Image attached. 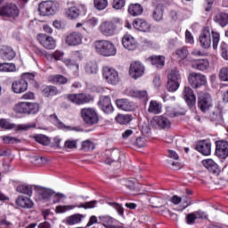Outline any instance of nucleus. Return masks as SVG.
Returning a JSON list of instances; mask_svg holds the SVG:
<instances>
[{
  "instance_id": "27",
  "label": "nucleus",
  "mask_w": 228,
  "mask_h": 228,
  "mask_svg": "<svg viewBox=\"0 0 228 228\" xmlns=\"http://www.w3.org/2000/svg\"><path fill=\"white\" fill-rule=\"evenodd\" d=\"M16 204L20 208H23L25 209H31V208L35 206V203L33 202V200L25 196H19L16 200Z\"/></svg>"
},
{
  "instance_id": "47",
  "label": "nucleus",
  "mask_w": 228,
  "mask_h": 228,
  "mask_svg": "<svg viewBox=\"0 0 228 228\" xmlns=\"http://www.w3.org/2000/svg\"><path fill=\"white\" fill-rule=\"evenodd\" d=\"M130 97H134L135 99H147V91L140 90H131L129 92Z\"/></svg>"
},
{
  "instance_id": "43",
  "label": "nucleus",
  "mask_w": 228,
  "mask_h": 228,
  "mask_svg": "<svg viewBox=\"0 0 228 228\" xmlns=\"http://www.w3.org/2000/svg\"><path fill=\"white\" fill-rule=\"evenodd\" d=\"M79 9L76 6H72L66 11V17L71 20H74L79 17Z\"/></svg>"
},
{
  "instance_id": "8",
  "label": "nucleus",
  "mask_w": 228,
  "mask_h": 228,
  "mask_svg": "<svg viewBox=\"0 0 228 228\" xmlns=\"http://www.w3.org/2000/svg\"><path fill=\"white\" fill-rule=\"evenodd\" d=\"M81 117L87 126H94L99 122V115H97V111L92 108L82 109Z\"/></svg>"
},
{
  "instance_id": "39",
  "label": "nucleus",
  "mask_w": 228,
  "mask_h": 228,
  "mask_svg": "<svg viewBox=\"0 0 228 228\" xmlns=\"http://www.w3.org/2000/svg\"><path fill=\"white\" fill-rule=\"evenodd\" d=\"M85 70L87 74H97L99 66L94 61H87L85 65Z\"/></svg>"
},
{
  "instance_id": "53",
  "label": "nucleus",
  "mask_w": 228,
  "mask_h": 228,
  "mask_svg": "<svg viewBox=\"0 0 228 228\" xmlns=\"http://www.w3.org/2000/svg\"><path fill=\"white\" fill-rule=\"evenodd\" d=\"M82 149L86 151H94L95 149V143L90 140H86L82 142Z\"/></svg>"
},
{
  "instance_id": "1",
  "label": "nucleus",
  "mask_w": 228,
  "mask_h": 228,
  "mask_svg": "<svg viewBox=\"0 0 228 228\" xmlns=\"http://www.w3.org/2000/svg\"><path fill=\"white\" fill-rule=\"evenodd\" d=\"M211 37L213 42V49H218V44H220V33L216 30L209 31V28H205L200 37V44L203 49H209L211 47Z\"/></svg>"
},
{
  "instance_id": "26",
  "label": "nucleus",
  "mask_w": 228,
  "mask_h": 228,
  "mask_svg": "<svg viewBox=\"0 0 228 228\" xmlns=\"http://www.w3.org/2000/svg\"><path fill=\"white\" fill-rule=\"evenodd\" d=\"M12 90L14 94H24L28 90V83L26 80H16L12 83Z\"/></svg>"
},
{
  "instance_id": "58",
  "label": "nucleus",
  "mask_w": 228,
  "mask_h": 228,
  "mask_svg": "<svg viewBox=\"0 0 228 228\" xmlns=\"http://www.w3.org/2000/svg\"><path fill=\"white\" fill-rule=\"evenodd\" d=\"M53 83H59V85H65L67 83V78L62 75H55L52 77Z\"/></svg>"
},
{
  "instance_id": "40",
  "label": "nucleus",
  "mask_w": 228,
  "mask_h": 228,
  "mask_svg": "<svg viewBox=\"0 0 228 228\" xmlns=\"http://www.w3.org/2000/svg\"><path fill=\"white\" fill-rule=\"evenodd\" d=\"M18 193H22L23 195H28L31 197L33 195V186L28 184H21L16 188Z\"/></svg>"
},
{
  "instance_id": "15",
  "label": "nucleus",
  "mask_w": 228,
  "mask_h": 228,
  "mask_svg": "<svg viewBox=\"0 0 228 228\" xmlns=\"http://www.w3.org/2000/svg\"><path fill=\"white\" fill-rule=\"evenodd\" d=\"M67 99L74 104H86L90 101H94V98L90 94H68Z\"/></svg>"
},
{
  "instance_id": "48",
  "label": "nucleus",
  "mask_w": 228,
  "mask_h": 228,
  "mask_svg": "<svg viewBox=\"0 0 228 228\" xmlns=\"http://www.w3.org/2000/svg\"><path fill=\"white\" fill-rule=\"evenodd\" d=\"M167 81H176L179 82L181 79V75L179 74V70L177 69H173L170 70L169 74L167 75Z\"/></svg>"
},
{
  "instance_id": "34",
  "label": "nucleus",
  "mask_w": 228,
  "mask_h": 228,
  "mask_svg": "<svg viewBox=\"0 0 228 228\" xmlns=\"http://www.w3.org/2000/svg\"><path fill=\"white\" fill-rule=\"evenodd\" d=\"M99 220L105 228H122V226L113 225L115 219L110 216H100Z\"/></svg>"
},
{
  "instance_id": "5",
  "label": "nucleus",
  "mask_w": 228,
  "mask_h": 228,
  "mask_svg": "<svg viewBox=\"0 0 228 228\" xmlns=\"http://www.w3.org/2000/svg\"><path fill=\"white\" fill-rule=\"evenodd\" d=\"M97 204V200H91L84 203H78L77 205H59L55 208V213H67V211H72V209H76V208L82 209H94V208H96Z\"/></svg>"
},
{
  "instance_id": "37",
  "label": "nucleus",
  "mask_w": 228,
  "mask_h": 228,
  "mask_svg": "<svg viewBox=\"0 0 228 228\" xmlns=\"http://www.w3.org/2000/svg\"><path fill=\"white\" fill-rule=\"evenodd\" d=\"M128 13L133 17H138L143 13V7L139 4H132L128 6Z\"/></svg>"
},
{
  "instance_id": "16",
  "label": "nucleus",
  "mask_w": 228,
  "mask_h": 228,
  "mask_svg": "<svg viewBox=\"0 0 228 228\" xmlns=\"http://www.w3.org/2000/svg\"><path fill=\"white\" fill-rule=\"evenodd\" d=\"M216 155L221 159H227L228 158V142L216 141Z\"/></svg>"
},
{
  "instance_id": "14",
  "label": "nucleus",
  "mask_w": 228,
  "mask_h": 228,
  "mask_svg": "<svg viewBox=\"0 0 228 228\" xmlns=\"http://www.w3.org/2000/svg\"><path fill=\"white\" fill-rule=\"evenodd\" d=\"M65 42L70 47L81 45L83 44V34L76 31L71 32L66 37Z\"/></svg>"
},
{
  "instance_id": "46",
  "label": "nucleus",
  "mask_w": 228,
  "mask_h": 228,
  "mask_svg": "<svg viewBox=\"0 0 228 228\" xmlns=\"http://www.w3.org/2000/svg\"><path fill=\"white\" fill-rule=\"evenodd\" d=\"M62 62L64 65L68 67V69H70L71 70H75V72L79 71V64L76 62V61H72L70 59H63Z\"/></svg>"
},
{
  "instance_id": "11",
  "label": "nucleus",
  "mask_w": 228,
  "mask_h": 228,
  "mask_svg": "<svg viewBox=\"0 0 228 228\" xmlns=\"http://www.w3.org/2000/svg\"><path fill=\"white\" fill-rule=\"evenodd\" d=\"M189 83L192 88H200L208 83V79L203 74L192 72L189 75Z\"/></svg>"
},
{
  "instance_id": "9",
  "label": "nucleus",
  "mask_w": 228,
  "mask_h": 228,
  "mask_svg": "<svg viewBox=\"0 0 228 228\" xmlns=\"http://www.w3.org/2000/svg\"><path fill=\"white\" fill-rule=\"evenodd\" d=\"M38 11L44 17L54 15L58 12V4L53 1H45L39 4Z\"/></svg>"
},
{
  "instance_id": "52",
  "label": "nucleus",
  "mask_w": 228,
  "mask_h": 228,
  "mask_svg": "<svg viewBox=\"0 0 228 228\" xmlns=\"http://www.w3.org/2000/svg\"><path fill=\"white\" fill-rule=\"evenodd\" d=\"M181 86L180 82L167 80V90L168 92H177Z\"/></svg>"
},
{
  "instance_id": "28",
  "label": "nucleus",
  "mask_w": 228,
  "mask_h": 228,
  "mask_svg": "<svg viewBox=\"0 0 228 228\" xmlns=\"http://www.w3.org/2000/svg\"><path fill=\"white\" fill-rule=\"evenodd\" d=\"M99 24V18L92 15H88L82 23H77L76 28H81L82 26H87L88 28H95Z\"/></svg>"
},
{
  "instance_id": "33",
  "label": "nucleus",
  "mask_w": 228,
  "mask_h": 228,
  "mask_svg": "<svg viewBox=\"0 0 228 228\" xmlns=\"http://www.w3.org/2000/svg\"><path fill=\"white\" fill-rule=\"evenodd\" d=\"M163 111V105L157 101L151 100L149 104L148 112L159 115Z\"/></svg>"
},
{
  "instance_id": "35",
  "label": "nucleus",
  "mask_w": 228,
  "mask_h": 228,
  "mask_svg": "<svg viewBox=\"0 0 228 228\" xmlns=\"http://www.w3.org/2000/svg\"><path fill=\"white\" fill-rule=\"evenodd\" d=\"M202 164L207 170H209V172H212L213 174H216V172L220 171L218 164H216V161L211 159L203 160Z\"/></svg>"
},
{
  "instance_id": "6",
  "label": "nucleus",
  "mask_w": 228,
  "mask_h": 228,
  "mask_svg": "<svg viewBox=\"0 0 228 228\" xmlns=\"http://www.w3.org/2000/svg\"><path fill=\"white\" fill-rule=\"evenodd\" d=\"M102 76L105 81L109 85H118L120 83V77H118V71L112 67L105 66L102 68Z\"/></svg>"
},
{
  "instance_id": "23",
  "label": "nucleus",
  "mask_w": 228,
  "mask_h": 228,
  "mask_svg": "<svg viewBox=\"0 0 228 228\" xmlns=\"http://www.w3.org/2000/svg\"><path fill=\"white\" fill-rule=\"evenodd\" d=\"M196 151L203 154V156H209L211 154V142L206 140L198 142Z\"/></svg>"
},
{
  "instance_id": "13",
  "label": "nucleus",
  "mask_w": 228,
  "mask_h": 228,
  "mask_svg": "<svg viewBox=\"0 0 228 228\" xmlns=\"http://www.w3.org/2000/svg\"><path fill=\"white\" fill-rule=\"evenodd\" d=\"M151 6H154L155 8L152 12L153 20H155V22H161L165 13V9L163 8V4H161V0H151Z\"/></svg>"
},
{
  "instance_id": "63",
  "label": "nucleus",
  "mask_w": 228,
  "mask_h": 228,
  "mask_svg": "<svg viewBox=\"0 0 228 228\" xmlns=\"http://www.w3.org/2000/svg\"><path fill=\"white\" fill-rule=\"evenodd\" d=\"M64 146L66 149H76L77 147V142L76 140L69 139L65 142Z\"/></svg>"
},
{
  "instance_id": "7",
  "label": "nucleus",
  "mask_w": 228,
  "mask_h": 228,
  "mask_svg": "<svg viewBox=\"0 0 228 228\" xmlns=\"http://www.w3.org/2000/svg\"><path fill=\"white\" fill-rule=\"evenodd\" d=\"M0 127L2 129H14V131H28L31 128L37 127V124L35 123H28V124H21V125H15L13 123H10L7 119H0Z\"/></svg>"
},
{
  "instance_id": "55",
  "label": "nucleus",
  "mask_w": 228,
  "mask_h": 228,
  "mask_svg": "<svg viewBox=\"0 0 228 228\" xmlns=\"http://www.w3.org/2000/svg\"><path fill=\"white\" fill-rule=\"evenodd\" d=\"M109 206H111V208L116 209L117 213H118L120 216H124V208L122 207V205L117 202H109Z\"/></svg>"
},
{
  "instance_id": "56",
  "label": "nucleus",
  "mask_w": 228,
  "mask_h": 228,
  "mask_svg": "<svg viewBox=\"0 0 228 228\" xmlns=\"http://www.w3.org/2000/svg\"><path fill=\"white\" fill-rule=\"evenodd\" d=\"M4 143H20V140L16 137H12L10 135H4L1 137Z\"/></svg>"
},
{
  "instance_id": "32",
  "label": "nucleus",
  "mask_w": 228,
  "mask_h": 228,
  "mask_svg": "<svg viewBox=\"0 0 228 228\" xmlns=\"http://www.w3.org/2000/svg\"><path fill=\"white\" fill-rule=\"evenodd\" d=\"M37 195L39 197V200H51V197L54 195V191L51 189L39 188L37 190Z\"/></svg>"
},
{
  "instance_id": "21",
  "label": "nucleus",
  "mask_w": 228,
  "mask_h": 228,
  "mask_svg": "<svg viewBox=\"0 0 228 228\" xmlns=\"http://www.w3.org/2000/svg\"><path fill=\"white\" fill-rule=\"evenodd\" d=\"M152 124L160 127V129H170L172 127V121L165 116H157L153 118Z\"/></svg>"
},
{
  "instance_id": "31",
  "label": "nucleus",
  "mask_w": 228,
  "mask_h": 228,
  "mask_svg": "<svg viewBox=\"0 0 228 228\" xmlns=\"http://www.w3.org/2000/svg\"><path fill=\"white\" fill-rule=\"evenodd\" d=\"M0 54L3 60H7L8 61H12V60H13V58L16 56L13 49L9 46H4L0 52Z\"/></svg>"
},
{
  "instance_id": "10",
  "label": "nucleus",
  "mask_w": 228,
  "mask_h": 228,
  "mask_svg": "<svg viewBox=\"0 0 228 228\" xmlns=\"http://www.w3.org/2000/svg\"><path fill=\"white\" fill-rule=\"evenodd\" d=\"M20 11L15 4H7L0 9L1 17H9V19H17Z\"/></svg>"
},
{
  "instance_id": "29",
  "label": "nucleus",
  "mask_w": 228,
  "mask_h": 228,
  "mask_svg": "<svg viewBox=\"0 0 228 228\" xmlns=\"http://www.w3.org/2000/svg\"><path fill=\"white\" fill-rule=\"evenodd\" d=\"M191 65L192 68L196 70H200L201 72H204L208 70V69H209V61H208L207 59L197 60L193 61Z\"/></svg>"
},
{
  "instance_id": "51",
  "label": "nucleus",
  "mask_w": 228,
  "mask_h": 228,
  "mask_svg": "<svg viewBox=\"0 0 228 228\" xmlns=\"http://www.w3.org/2000/svg\"><path fill=\"white\" fill-rule=\"evenodd\" d=\"M55 118V126L59 128V129H62L63 131H74V128L70 126H66L65 124H63V122L60 121V119H58V117L54 116Z\"/></svg>"
},
{
  "instance_id": "45",
  "label": "nucleus",
  "mask_w": 228,
  "mask_h": 228,
  "mask_svg": "<svg viewBox=\"0 0 228 228\" xmlns=\"http://www.w3.org/2000/svg\"><path fill=\"white\" fill-rule=\"evenodd\" d=\"M43 95L45 97L58 95V89L53 86H46L43 88Z\"/></svg>"
},
{
  "instance_id": "20",
  "label": "nucleus",
  "mask_w": 228,
  "mask_h": 228,
  "mask_svg": "<svg viewBox=\"0 0 228 228\" xmlns=\"http://www.w3.org/2000/svg\"><path fill=\"white\" fill-rule=\"evenodd\" d=\"M183 98L190 108H191V106H195V102H197V98L193 94V90L190 86L184 87L183 91Z\"/></svg>"
},
{
  "instance_id": "38",
  "label": "nucleus",
  "mask_w": 228,
  "mask_h": 228,
  "mask_svg": "<svg viewBox=\"0 0 228 228\" xmlns=\"http://www.w3.org/2000/svg\"><path fill=\"white\" fill-rule=\"evenodd\" d=\"M214 20L216 24H219L221 28H225L228 24V14L225 12H219L214 17Z\"/></svg>"
},
{
  "instance_id": "25",
  "label": "nucleus",
  "mask_w": 228,
  "mask_h": 228,
  "mask_svg": "<svg viewBox=\"0 0 228 228\" xmlns=\"http://www.w3.org/2000/svg\"><path fill=\"white\" fill-rule=\"evenodd\" d=\"M133 26L137 31H142L143 33H149V31H151V24L142 19L134 20Z\"/></svg>"
},
{
  "instance_id": "4",
  "label": "nucleus",
  "mask_w": 228,
  "mask_h": 228,
  "mask_svg": "<svg viewBox=\"0 0 228 228\" xmlns=\"http://www.w3.org/2000/svg\"><path fill=\"white\" fill-rule=\"evenodd\" d=\"M14 111L21 115H37L40 111V105L37 102H21L14 106Z\"/></svg>"
},
{
  "instance_id": "41",
  "label": "nucleus",
  "mask_w": 228,
  "mask_h": 228,
  "mask_svg": "<svg viewBox=\"0 0 228 228\" xmlns=\"http://www.w3.org/2000/svg\"><path fill=\"white\" fill-rule=\"evenodd\" d=\"M209 118L211 122L216 123V126H218V124H222V122H224V119L222 118V112H220V110H218L212 111V113H210L209 115Z\"/></svg>"
},
{
  "instance_id": "36",
  "label": "nucleus",
  "mask_w": 228,
  "mask_h": 228,
  "mask_svg": "<svg viewBox=\"0 0 228 228\" xmlns=\"http://www.w3.org/2000/svg\"><path fill=\"white\" fill-rule=\"evenodd\" d=\"M147 61H150V63L157 68L165 66V57L161 55H152L147 59Z\"/></svg>"
},
{
  "instance_id": "64",
  "label": "nucleus",
  "mask_w": 228,
  "mask_h": 228,
  "mask_svg": "<svg viewBox=\"0 0 228 228\" xmlns=\"http://www.w3.org/2000/svg\"><path fill=\"white\" fill-rule=\"evenodd\" d=\"M4 72H15L17 70V67L13 63H4Z\"/></svg>"
},
{
  "instance_id": "44",
  "label": "nucleus",
  "mask_w": 228,
  "mask_h": 228,
  "mask_svg": "<svg viewBox=\"0 0 228 228\" xmlns=\"http://www.w3.org/2000/svg\"><path fill=\"white\" fill-rule=\"evenodd\" d=\"M131 120H133V118L129 114H119L116 117V122H118V124H120L121 126H126L129 124Z\"/></svg>"
},
{
  "instance_id": "17",
  "label": "nucleus",
  "mask_w": 228,
  "mask_h": 228,
  "mask_svg": "<svg viewBox=\"0 0 228 228\" xmlns=\"http://www.w3.org/2000/svg\"><path fill=\"white\" fill-rule=\"evenodd\" d=\"M37 40L45 49H55L56 41L52 37H48L45 34L37 35Z\"/></svg>"
},
{
  "instance_id": "59",
  "label": "nucleus",
  "mask_w": 228,
  "mask_h": 228,
  "mask_svg": "<svg viewBox=\"0 0 228 228\" xmlns=\"http://www.w3.org/2000/svg\"><path fill=\"white\" fill-rule=\"evenodd\" d=\"M63 56H65V53L60 50H56L52 55L51 58H53L55 61H63Z\"/></svg>"
},
{
  "instance_id": "54",
  "label": "nucleus",
  "mask_w": 228,
  "mask_h": 228,
  "mask_svg": "<svg viewBox=\"0 0 228 228\" xmlns=\"http://www.w3.org/2000/svg\"><path fill=\"white\" fill-rule=\"evenodd\" d=\"M53 197V204H60L61 200H65V199H67V196L61 192H54Z\"/></svg>"
},
{
  "instance_id": "2",
  "label": "nucleus",
  "mask_w": 228,
  "mask_h": 228,
  "mask_svg": "<svg viewBox=\"0 0 228 228\" xmlns=\"http://www.w3.org/2000/svg\"><path fill=\"white\" fill-rule=\"evenodd\" d=\"M124 22L119 18H114L111 20H105L99 26V31L103 37H113L117 29H122Z\"/></svg>"
},
{
  "instance_id": "60",
  "label": "nucleus",
  "mask_w": 228,
  "mask_h": 228,
  "mask_svg": "<svg viewBox=\"0 0 228 228\" xmlns=\"http://www.w3.org/2000/svg\"><path fill=\"white\" fill-rule=\"evenodd\" d=\"M21 80L26 81L28 86V83L35 81V75L33 73H24L21 76Z\"/></svg>"
},
{
  "instance_id": "22",
  "label": "nucleus",
  "mask_w": 228,
  "mask_h": 228,
  "mask_svg": "<svg viewBox=\"0 0 228 228\" xmlns=\"http://www.w3.org/2000/svg\"><path fill=\"white\" fill-rule=\"evenodd\" d=\"M101 110L108 115L113 113V105L111 104V99L108 96H102L99 101Z\"/></svg>"
},
{
  "instance_id": "24",
  "label": "nucleus",
  "mask_w": 228,
  "mask_h": 228,
  "mask_svg": "<svg viewBox=\"0 0 228 228\" xmlns=\"http://www.w3.org/2000/svg\"><path fill=\"white\" fill-rule=\"evenodd\" d=\"M117 108L123 111H133L134 110V103L129 102L127 99H118L116 101Z\"/></svg>"
},
{
  "instance_id": "18",
  "label": "nucleus",
  "mask_w": 228,
  "mask_h": 228,
  "mask_svg": "<svg viewBox=\"0 0 228 228\" xmlns=\"http://www.w3.org/2000/svg\"><path fill=\"white\" fill-rule=\"evenodd\" d=\"M145 68L142 63L135 61L130 65L129 75L133 79H138V77H142L143 76V72Z\"/></svg>"
},
{
  "instance_id": "3",
  "label": "nucleus",
  "mask_w": 228,
  "mask_h": 228,
  "mask_svg": "<svg viewBox=\"0 0 228 228\" xmlns=\"http://www.w3.org/2000/svg\"><path fill=\"white\" fill-rule=\"evenodd\" d=\"M94 49L97 54L110 58L117 55V47L111 41L100 40L94 42Z\"/></svg>"
},
{
  "instance_id": "12",
  "label": "nucleus",
  "mask_w": 228,
  "mask_h": 228,
  "mask_svg": "<svg viewBox=\"0 0 228 228\" xmlns=\"http://www.w3.org/2000/svg\"><path fill=\"white\" fill-rule=\"evenodd\" d=\"M213 104L211 103V96L209 94L199 93L198 96V107L203 113H206Z\"/></svg>"
},
{
  "instance_id": "19",
  "label": "nucleus",
  "mask_w": 228,
  "mask_h": 228,
  "mask_svg": "<svg viewBox=\"0 0 228 228\" xmlns=\"http://www.w3.org/2000/svg\"><path fill=\"white\" fill-rule=\"evenodd\" d=\"M122 45L125 49H127V51H134L138 46L136 39L130 34H126L122 37Z\"/></svg>"
},
{
  "instance_id": "42",
  "label": "nucleus",
  "mask_w": 228,
  "mask_h": 228,
  "mask_svg": "<svg viewBox=\"0 0 228 228\" xmlns=\"http://www.w3.org/2000/svg\"><path fill=\"white\" fill-rule=\"evenodd\" d=\"M188 54H190V53L188 52V48L186 46L178 48L175 53V56H176L179 61L182 60H186V58H188Z\"/></svg>"
},
{
  "instance_id": "57",
  "label": "nucleus",
  "mask_w": 228,
  "mask_h": 228,
  "mask_svg": "<svg viewBox=\"0 0 228 228\" xmlns=\"http://www.w3.org/2000/svg\"><path fill=\"white\" fill-rule=\"evenodd\" d=\"M219 79L221 81H228V67H224L219 71Z\"/></svg>"
},
{
  "instance_id": "30",
  "label": "nucleus",
  "mask_w": 228,
  "mask_h": 228,
  "mask_svg": "<svg viewBox=\"0 0 228 228\" xmlns=\"http://www.w3.org/2000/svg\"><path fill=\"white\" fill-rule=\"evenodd\" d=\"M83 218H85L83 214H74L66 217L64 224H66V225H76L81 224Z\"/></svg>"
},
{
  "instance_id": "61",
  "label": "nucleus",
  "mask_w": 228,
  "mask_h": 228,
  "mask_svg": "<svg viewBox=\"0 0 228 228\" xmlns=\"http://www.w3.org/2000/svg\"><path fill=\"white\" fill-rule=\"evenodd\" d=\"M112 6L115 10H122L126 6V0H113Z\"/></svg>"
},
{
  "instance_id": "50",
  "label": "nucleus",
  "mask_w": 228,
  "mask_h": 228,
  "mask_svg": "<svg viewBox=\"0 0 228 228\" xmlns=\"http://www.w3.org/2000/svg\"><path fill=\"white\" fill-rule=\"evenodd\" d=\"M94 7L96 10L102 11L108 8V0H94Z\"/></svg>"
},
{
  "instance_id": "62",
  "label": "nucleus",
  "mask_w": 228,
  "mask_h": 228,
  "mask_svg": "<svg viewBox=\"0 0 228 228\" xmlns=\"http://www.w3.org/2000/svg\"><path fill=\"white\" fill-rule=\"evenodd\" d=\"M121 184L128 188V190H134V182L129 179H123Z\"/></svg>"
},
{
  "instance_id": "49",
  "label": "nucleus",
  "mask_w": 228,
  "mask_h": 228,
  "mask_svg": "<svg viewBox=\"0 0 228 228\" xmlns=\"http://www.w3.org/2000/svg\"><path fill=\"white\" fill-rule=\"evenodd\" d=\"M34 138L36 142H37V143H41V145H49V143H51V140L49 139V137L44 134H37L34 136Z\"/></svg>"
}]
</instances>
